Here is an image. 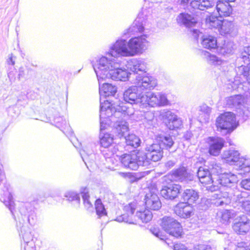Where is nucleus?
Masks as SVG:
<instances>
[{
  "label": "nucleus",
  "instance_id": "obj_1",
  "mask_svg": "<svg viewBox=\"0 0 250 250\" xmlns=\"http://www.w3.org/2000/svg\"><path fill=\"white\" fill-rule=\"evenodd\" d=\"M142 114L141 112L137 111L134 113L132 108H127L124 104H121L117 107H112L108 101H104V103L101 102L100 105V124L101 129H104L105 127L106 123L104 122L105 116L109 117L114 116L116 118H121V120L117 121L114 125L115 133L121 138L125 136L128 131V125L125 120L128 118H132L136 121L142 119V117H138V116Z\"/></svg>",
  "mask_w": 250,
  "mask_h": 250
},
{
  "label": "nucleus",
  "instance_id": "obj_2",
  "mask_svg": "<svg viewBox=\"0 0 250 250\" xmlns=\"http://www.w3.org/2000/svg\"><path fill=\"white\" fill-rule=\"evenodd\" d=\"M112 57L99 56L92 62L93 67L100 83L109 79L112 71L120 66L119 62Z\"/></svg>",
  "mask_w": 250,
  "mask_h": 250
},
{
  "label": "nucleus",
  "instance_id": "obj_3",
  "mask_svg": "<svg viewBox=\"0 0 250 250\" xmlns=\"http://www.w3.org/2000/svg\"><path fill=\"white\" fill-rule=\"evenodd\" d=\"M238 125L235 115L231 112L221 114L216 119L215 126L217 130H226L227 132H232Z\"/></svg>",
  "mask_w": 250,
  "mask_h": 250
},
{
  "label": "nucleus",
  "instance_id": "obj_4",
  "mask_svg": "<svg viewBox=\"0 0 250 250\" xmlns=\"http://www.w3.org/2000/svg\"><path fill=\"white\" fill-rule=\"evenodd\" d=\"M160 225L167 233L174 237L179 238L182 235L183 229L181 224L173 217H163Z\"/></svg>",
  "mask_w": 250,
  "mask_h": 250
},
{
  "label": "nucleus",
  "instance_id": "obj_5",
  "mask_svg": "<svg viewBox=\"0 0 250 250\" xmlns=\"http://www.w3.org/2000/svg\"><path fill=\"white\" fill-rule=\"evenodd\" d=\"M144 107L147 105L152 107L165 106L170 104L167 95L163 92H148L145 93Z\"/></svg>",
  "mask_w": 250,
  "mask_h": 250
},
{
  "label": "nucleus",
  "instance_id": "obj_6",
  "mask_svg": "<svg viewBox=\"0 0 250 250\" xmlns=\"http://www.w3.org/2000/svg\"><path fill=\"white\" fill-rule=\"evenodd\" d=\"M130 53L128 47V42L121 39L117 40L114 43L110 45L106 54L117 58L131 57Z\"/></svg>",
  "mask_w": 250,
  "mask_h": 250
},
{
  "label": "nucleus",
  "instance_id": "obj_7",
  "mask_svg": "<svg viewBox=\"0 0 250 250\" xmlns=\"http://www.w3.org/2000/svg\"><path fill=\"white\" fill-rule=\"evenodd\" d=\"M146 35L132 38L129 40L128 47L131 57L143 54L149 46V42L146 40Z\"/></svg>",
  "mask_w": 250,
  "mask_h": 250
},
{
  "label": "nucleus",
  "instance_id": "obj_8",
  "mask_svg": "<svg viewBox=\"0 0 250 250\" xmlns=\"http://www.w3.org/2000/svg\"><path fill=\"white\" fill-rule=\"evenodd\" d=\"M138 87L136 85L131 86L125 90L123 94L124 100L129 104H138L144 107L145 93L138 92Z\"/></svg>",
  "mask_w": 250,
  "mask_h": 250
},
{
  "label": "nucleus",
  "instance_id": "obj_9",
  "mask_svg": "<svg viewBox=\"0 0 250 250\" xmlns=\"http://www.w3.org/2000/svg\"><path fill=\"white\" fill-rule=\"evenodd\" d=\"M245 81L250 84V64L247 66L241 65L238 68L237 76L234 78L232 87L233 89H244Z\"/></svg>",
  "mask_w": 250,
  "mask_h": 250
},
{
  "label": "nucleus",
  "instance_id": "obj_10",
  "mask_svg": "<svg viewBox=\"0 0 250 250\" xmlns=\"http://www.w3.org/2000/svg\"><path fill=\"white\" fill-rule=\"evenodd\" d=\"M134 83L142 90H151L157 85V80L153 76L148 74L136 75Z\"/></svg>",
  "mask_w": 250,
  "mask_h": 250
},
{
  "label": "nucleus",
  "instance_id": "obj_11",
  "mask_svg": "<svg viewBox=\"0 0 250 250\" xmlns=\"http://www.w3.org/2000/svg\"><path fill=\"white\" fill-rule=\"evenodd\" d=\"M161 116L166 126L170 130H174L182 125V121L175 113L170 110H164Z\"/></svg>",
  "mask_w": 250,
  "mask_h": 250
},
{
  "label": "nucleus",
  "instance_id": "obj_12",
  "mask_svg": "<svg viewBox=\"0 0 250 250\" xmlns=\"http://www.w3.org/2000/svg\"><path fill=\"white\" fill-rule=\"evenodd\" d=\"M197 176L200 183L206 186L207 189L211 191L216 190V187L213 185L211 172L208 168L200 167L197 171Z\"/></svg>",
  "mask_w": 250,
  "mask_h": 250
},
{
  "label": "nucleus",
  "instance_id": "obj_13",
  "mask_svg": "<svg viewBox=\"0 0 250 250\" xmlns=\"http://www.w3.org/2000/svg\"><path fill=\"white\" fill-rule=\"evenodd\" d=\"M235 204L243 212L250 215V195L245 192L237 191L234 195Z\"/></svg>",
  "mask_w": 250,
  "mask_h": 250
},
{
  "label": "nucleus",
  "instance_id": "obj_14",
  "mask_svg": "<svg viewBox=\"0 0 250 250\" xmlns=\"http://www.w3.org/2000/svg\"><path fill=\"white\" fill-rule=\"evenodd\" d=\"M206 142L209 146V153L211 155L217 156L224 146L225 141L221 137H209L206 139Z\"/></svg>",
  "mask_w": 250,
  "mask_h": 250
},
{
  "label": "nucleus",
  "instance_id": "obj_15",
  "mask_svg": "<svg viewBox=\"0 0 250 250\" xmlns=\"http://www.w3.org/2000/svg\"><path fill=\"white\" fill-rule=\"evenodd\" d=\"M137 208L136 202L130 203L124 207V213L116 218V220L119 222H124L129 224H134V216L133 214Z\"/></svg>",
  "mask_w": 250,
  "mask_h": 250
},
{
  "label": "nucleus",
  "instance_id": "obj_16",
  "mask_svg": "<svg viewBox=\"0 0 250 250\" xmlns=\"http://www.w3.org/2000/svg\"><path fill=\"white\" fill-rule=\"evenodd\" d=\"M19 211L21 215L27 218L28 223L33 225L36 220L34 208L30 203H21L19 206Z\"/></svg>",
  "mask_w": 250,
  "mask_h": 250
},
{
  "label": "nucleus",
  "instance_id": "obj_17",
  "mask_svg": "<svg viewBox=\"0 0 250 250\" xmlns=\"http://www.w3.org/2000/svg\"><path fill=\"white\" fill-rule=\"evenodd\" d=\"M194 209L192 206L187 203L181 202L174 207V213L182 218H188L193 214Z\"/></svg>",
  "mask_w": 250,
  "mask_h": 250
},
{
  "label": "nucleus",
  "instance_id": "obj_18",
  "mask_svg": "<svg viewBox=\"0 0 250 250\" xmlns=\"http://www.w3.org/2000/svg\"><path fill=\"white\" fill-rule=\"evenodd\" d=\"M12 189L9 186H5L3 189V193L0 194V200L4 203L11 213L13 214L15 203L13 199Z\"/></svg>",
  "mask_w": 250,
  "mask_h": 250
},
{
  "label": "nucleus",
  "instance_id": "obj_19",
  "mask_svg": "<svg viewBox=\"0 0 250 250\" xmlns=\"http://www.w3.org/2000/svg\"><path fill=\"white\" fill-rule=\"evenodd\" d=\"M181 189V186L178 184H172L164 186L161 190V195L166 199H174L176 198Z\"/></svg>",
  "mask_w": 250,
  "mask_h": 250
},
{
  "label": "nucleus",
  "instance_id": "obj_20",
  "mask_svg": "<svg viewBox=\"0 0 250 250\" xmlns=\"http://www.w3.org/2000/svg\"><path fill=\"white\" fill-rule=\"evenodd\" d=\"M127 67L136 74H138L139 72H146L147 63L142 59H132L128 62Z\"/></svg>",
  "mask_w": 250,
  "mask_h": 250
},
{
  "label": "nucleus",
  "instance_id": "obj_21",
  "mask_svg": "<svg viewBox=\"0 0 250 250\" xmlns=\"http://www.w3.org/2000/svg\"><path fill=\"white\" fill-rule=\"evenodd\" d=\"M145 204L147 208L157 210L161 207V203L158 195L150 191L147 193L145 196Z\"/></svg>",
  "mask_w": 250,
  "mask_h": 250
},
{
  "label": "nucleus",
  "instance_id": "obj_22",
  "mask_svg": "<svg viewBox=\"0 0 250 250\" xmlns=\"http://www.w3.org/2000/svg\"><path fill=\"white\" fill-rule=\"evenodd\" d=\"M233 230L239 234H245L250 230V220L242 215L240 216L239 221L233 226Z\"/></svg>",
  "mask_w": 250,
  "mask_h": 250
},
{
  "label": "nucleus",
  "instance_id": "obj_23",
  "mask_svg": "<svg viewBox=\"0 0 250 250\" xmlns=\"http://www.w3.org/2000/svg\"><path fill=\"white\" fill-rule=\"evenodd\" d=\"M168 176L170 177V180L176 181L183 182L191 180L186 168L183 167L172 170Z\"/></svg>",
  "mask_w": 250,
  "mask_h": 250
},
{
  "label": "nucleus",
  "instance_id": "obj_24",
  "mask_svg": "<svg viewBox=\"0 0 250 250\" xmlns=\"http://www.w3.org/2000/svg\"><path fill=\"white\" fill-rule=\"evenodd\" d=\"M146 151L150 158V161L157 162L159 161L163 156V152L160 145L153 144L147 145L146 148Z\"/></svg>",
  "mask_w": 250,
  "mask_h": 250
},
{
  "label": "nucleus",
  "instance_id": "obj_25",
  "mask_svg": "<svg viewBox=\"0 0 250 250\" xmlns=\"http://www.w3.org/2000/svg\"><path fill=\"white\" fill-rule=\"evenodd\" d=\"M120 160L125 167L132 170L137 169L138 164L135 153L125 154L120 157Z\"/></svg>",
  "mask_w": 250,
  "mask_h": 250
},
{
  "label": "nucleus",
  "instance_id": "obj_26",
  "mask_svg": "<svg viewBox=\"0 0 250 250\" xmlns=\"http://www.w3.org/2000/svg\"><path fill=\"white\" fill-rule=\"evenodd\" d=\"M219 184L224 187H231L238 181L236 174L231 172L224 173L219 176Z\"/></svg>",
  "mask_w": 250,
  "mask_h": 250
},
{
  "label": "nucleus",
  "instance_id": "obj_27",
  "mask_svg": "<svg viewBox=\"0 0 250 250\" xmlns=\"http://www.w3.org/2000/svg\"><path fill=\"white\" fill-rule=\"evenodd\" d=\"M216 9L220 17L229 16L232 12V8L229 2L224 0L216 2Z\"/></svg>",
  "mask_w": 250,
  "mask_h": 250
},
{
  "label": "nucleus",
  "instance_id": "obj_28",
  "mask_svg": "<svg viewBox=\"0 0 250 250\" xmlns=\"http://www.w3.org/2000/svg\"><path fill=\"white\" fill-rule=\"evenodd\" d=\"M177 21L179 24H182L187 27L194 26L198 21L196 17H193L188 13H181L178 16Z\"/></svg>",
  "mask_w": 250,
  "mask_h": 250
},
{
  "label": "nucleus",
  "instance_id": "obj_29",
  "mask_svg": "<svg viewBox=\"0 0 250 250\" xmlns=\"http://www.w3.org/2000/svg\"><path fill=\"white\" fill-rule=\"evenodd\" d=\"M131 73L125 68H120V67L114 69L112 71L109 79H111L115 81L125 82L128 80Z\"/></svg>",
  "mask_w": 250,
  "mask_h": 250
},
{
  "label": "nucleus",
  "instance_id": "obj_30",
  "mask_svg": "<svg viewBox=\"0 0 250 250\" xmlns=\"http://www.w3.org/2000/svg\"><path fill=\"white\" fill-rule=\"evenodd\" d=\"M240 153L237 150L229 149L225 150L222 154V158L229 165H233L238 162L240 159Z\"/></svg>",
  "mask_w": 250,
  "mask_h": 250
},
{
  "label": "nucleus",
  "instance_id": "obj_31",
  "mask_svg": "<svg viewBox=\"0 0 250 250\" xmlns=\"http://www.w3.org/2000/svg\"><path fill=\"white\" fill-rule=\"evenodd\" d=\"M215 3V0H192L190 6L194 9L203 11L212 7Z\"/></svg>",
  "mask_w": 250,
  "mask_h": 250
},
{
  "label": "nucleus",
  "instance_id": "obj_32",
  "mask_svg": "<svg viewBox=\"0 0 250 250\" xmlns=\"http://www.w3.org/2000/svg\"><path fill=\"white\" fill-rule=\"evenodd\" d=\"M244 102V98L241 95H235L225 99L226 105L230 108H239Z\"/></svg>",
  "mask_w": 250,
  "mask_h": 250
},
{
  "label": "nucleus",
  "instance_id": "obj_33",
  "mask_svg": "<svg viewBox=\"0 0 250 250\" xmlns=\"http://www.w3.org/2000/svg\"><path fill=\"white\" fill-rule=\"evenodd\" d=\"M102 83H99V93L101 97H108L109 96L113 95L117 91V88L116 86L112 85L111 84L107 83H104L101 85Z\"/></svg>",
  "mask_w": 250,
  "mask_h": 250
},
{
  "label": "nucleus",
  "instance_id": "obj_34",
  "mask_svg": "<svg viewBox=\"0 0 250 250\" xmlns=\"http://www.w3.org/2000/svg\"><path fill=\"white\" fill-rule=\"evenodd\" d=\"M152 216L151 212L148 209L137 210L134 216V224L138 220L143 223H147L152 219Z\"/></svg>",
  "mask_w": 250,
  "mask_h": 250
},
{
  "label": "nucleus",
  "instance_id": "obj_35",
  "mask_svg": "<svg viewBox=\"0 0 250 250\" xmlns=\"http://www.w3.org/2000/svg\"><path fill=\"white\" fill-rule=\"evenodd\" d=\"M141 14L138 15V17L134 21L131 26L127 29V33L135 34L137 33H142L144 29Z\"/></svg>",
  "mask_w": 250,
  "mask_h": 250
},
{
  "label": "nucleus",
  "instance_id": "obj_36",
  "mask_svg": "<svg viewBox=\"0 0 250 250\" xmlns=\"http://www.w3.org/2000/svg\"><path fill=\"white\" fill-rule=\"evenodd\" d=\"M238 167L236 169L238 175L243 176L250 173V159L242 158L237 164Z\"/></svg>",
  "mask_w": 250,
  "mask_h": 250
},
{
  "label": "nucleus",
  "instance_id": "obj_37",
  "mask_svg": "<svg viewBox=\"0 0 250 250\" xmlns=\"http://www.w3.org/2000/svg\"><path fill=\"white\" fill-rule=\"evenodd\" d=\"M235 30L234 23L227 20H222V22L219 26V32L222 35L230 34Z\"/></svg>",
  "mask_w": 250,
  "mask_h": 250
},
{
  "label": "nucleus",
  "instance_id": "obj_38",
  "mask_svg": "<svg viewBox=\"0 0 250 250\" xmlns=\"http://www.w3.org/2000/svg\"><path fill=\"white\" fill-rule=\"evenodd\" d=\"M183 200L188 204L194 203L199 198L198 192L193 189H186L182 194Z\"/></svg>",
  "mask_w": 250,
  "mask_h": 250
},
{
  "label": "nucleus",
  "instance_id": "obj_39",
  "mask_svg": "<svg viewBox=\"0 0 250 250\" xmlns=\"http://www.w3.org/2000/svg\"><path fill=\"white\" fill-rule=\"evenodd\" d=\"M201 44L207 49H215L217 46V40L215 37L210 35H205L202 37Z\"/></svg>",
  "mask_w": 250,
  "mask_h": 250
},
{
  "label": "nucleus",
  "instance_id": "obj_40",
  "mask_svg": "<svg viewBox=\"0 0 250 250\" xmlns=\"http://www.w3.org/2000/svg\"><path fill=\"white\" fill-rule=\"evenodd\" d=\"M135 154L136 156L138 167L139 166L147 167L150 164V158L148 157L147 152L139 151Z\"/></svg>",
  "mask_w": 250,
  "mask_h": 250
},
{
  "label": "nucleus",
  "instance_id": "obj_41",
  "mask_svg": "<svg viewBox=\"0 0 250 250\" xmlns=\"http://www.w3.org/2000/svg\"><path fill=\"white\" fill-rule=\"evenodd\" d=\"M211 109L206 104L200 107L199 118L201 122L207 123L209 121Z\"/></svg>",
  "mask_w": 250,
  "mask_h": 250
},
{
  "label": "nucleus",
  "instance_id": "obj_42",
  "mask_svg": "<svg viewBox=\"0 0 250 250\" xmlns=\"http://www.w3.org/2000/svg\"><path fill=\"white\" fill-rule=\"evenodd\" d=\"M235 216V212L232 210L225 209L219 211L217 213L218 217L220 218L223 223H227L229 220Z\"/></svg>",
  "mask_w": 250,
  "mask_h": 250
},
{
  "label": "nucleus",
  "instance_id": "obj_43",
  "mask_svg": "<svg viewBox=\"0 0 250 250\" xmlns=\"http://www.w3.org/2000/svg\"><path fill=\"white\" fill-rule=\"evenodd\" d=\"M94 145H90V149H88V148L85 146L83 149L80 151V154L84 162L85 165L88 167L87 163L91 162L93 160V158L94 155L93 154L92 146Z\"/></svg>",
  "mask_w": 250,
  "mask_h": 250
},
{
  "label": "nucleus",
  "instance_id": "obj_44",
  "mask_svg": "<svg viewBox=\"0 0 250 250\" xmlns=\"http://www.w3.org/2000/svg\"><path fill=\"white\" fill-rule=\"evenodd\" d=\"M222 22V20H220L218 18L213 15H209L206 19V24L209 28H213L219 30Z\"/></svg>",
  "mask_w": 250,
  "mask_h": 250
},
{
  "label": "nucleus",
  "instance_id": "obj_45",
  "mask_svg": "<svg viewBox=\"0 0 250 250\" xmlns=\"http://www.w3.org/2000/svg\"><path fill=\"white\" fill-rule=\"evenodd\" d=\"M158 140L160 143V146H162L166 149L170 148L174 144V141L169 135H160L158 137Z\"/></svg>",
  "mask_w": 250,
  "mask_h": 250
},
{
  "label": "nucleus",
  "instance_id": "obj_46",
  "mask_svg": "<svg viewBox=\"0 0 250 250\" xmlns=\"http://www.w3.org/2000/svg\"><path fill=\"white\" fill-rule=\"evenodd\" d=\"M20 235L22 236L24 243H29L31 241H36V239L32 234L30 229L25 226L22 227Z\"/></svg>",
  "mask_w": 250,
  "mask_h": 250
},
{
  "label": "nucleus",
  "instance_id": "obj_47",
  "mask_svg": "<svg viewBox=\"0 0 250 250\" xmlns=\"http://www.w3.org/2000/svg\"><path fill=\"white\" fill-rule=\"evenodd\" d=\"M203 56L208 62L211 64L218 65L224 63V62L215 55H211L207 51L202 52Z\"/></svg>",
  "mask_w": 250,
  "mask_h": 250
},
{
  "label": "nucleus",
  "instance_id": "obj_48",
  "mask_svg": "<svg viewBox=\"0 0 250 250\" xmlns=\"http://www.w3.org/2000/svg\"><path fill=\"white\" fill-rule=\"evenodd\" d=\"M125 143L127 145L133 147H137L140 145L141 140L140 138L134 134H128L125 137Z\"/></svg>",
  "mask_w": 250,
  "mask_h": 250
},
{
  "label": "nucleus",
  "instance_id": "obj_49",
  "mask_svg": "<svg viewBox=\"0 0 250 250\" xmlns=\"http://www.w3.org/2000/svg\"><path fill=\"white\" fill-rule=\"evenodd\" d=\"M231 199L228 193H225L223 195L219 194L217 195L216 200L213 203L216 206H223L230 203Z\"/></svg>",
  "mask_w": 250,
  "mask_h": 250
},
{
  "label": "nucleus",
  "instance_id": "obj_50",
  "mask_svg": "<svg viewBox=\"0 0 250 250\" xmlns=\"http://www.w3.org/2000/svg\"><path fill=\"white\" fill-rule=\"evenodd\" d=\"M54 123L55 124V125L63 132H64V130H71L67 121L61 117L55 118Z\"/></svg>",
  "mask_w": 250,
  "mask_h": 250
},
{
  "label": "nucleus",
  "instance_id": "obj_51",
  "mask_svg": "<svg viewBox=\"0 0 250 250\" xmlns=\"http://www.w3.org/2000/svg\"><path fill=\"white\" fill-rule=\"evenodd\" d=\"M113 140V136L109 133H106L101 136L100 144L102 146L105 148L108 147L112 144Z\"/></svg>",
  "mask_w": 250,
  "mask_h": 250
},
{
  "label": "nucleus",
  "instance_id": "obj_52",
  "mask_svg": "<svg viewBox=\"0 0 250 250\" xmlns=\"http://www.w3.org/2000/svg\"><path fill=\"white\" fill-rule=\"evenodd\" d=\"M80 192L82 196L84 206L87 209H89L92 207V204L89 199L88 189L86 188H82Z\"/></svg>",
  "mask_w": 250,
  "mask_h": 250
},
{
  "label": "nucleus",
  "instance_id": "obj_53",
  "mask_svg": "<svg viewBox=\"0 0 250 250\" xmlns=\"http://www.w3.org/2000/svg\"><path fill=\"white\" fill-rule=\"evenodd\" d=\"M95 206L97 214L99 216V217L106 215V212L105 208L102 203L101 199H98L96 200Z\"/></svg>",
  "mask_w": 250,
  "mask_h": 250
},
{
  "label": "nucleus",
  "instance_id": "obj_54",
  "mask_svg": "<svg viewBox=\"0 0 250 250\" xmlns=\"http://www.w3.org/2000/svg\"><path fill=\"white\" fill-rule=\"evenodd\" d=\"M64 196L70 201H77L79 203L80 201L79 195L74 191H67L65 193Z\"/></svg>",
  "mask_w": 250,
  "mask_h": 250
},
{
  "label": "nucleus",
  "instance_id": "obj_55",
  "mask_svg": "<svg viewBox=\"0 0 250 250\" xmlns=\"http://www.w3.org/2000/svg\"><path fill=\"white\" fill-rule=\"evenodd\" d=\"M242 59L247 65L250 64V46L245 47L242 53Z\"/></svg>",
  "mask_w": 250,
  "mask_h": 250
},
{
  "label": "nucleus",
  "instance_id": "obj_56",
  "mask_svg": "<svg viewBox=\"0 0 250 250\" xmlns=\"http://www.w3.org/2000/svg\"><path fill=\"white\" fill-rule=\"evenodd\" d=\"M21 250H36L35 241H31L29 243H24L23 248Z\"/></svg>",
  "mask_w": 250,
  "mask_h": 250
},
{
  "label": "nucleus",
  "instance_id": "obj_57",
  "mask_svg": "<svg viewBox=\"0 0 250 250\" xmlns=\"http://www.w3.org/2000/svg\"><path fill=\"white\" fill-rule=\"evenodd\" d=\"M240 185L243 188L250 190V178L242 180L240 183Z\"/></svg>",
  "mask_w": 250,
  "mask_h": 250
},
{
  "label": "nucleus",
  "instance_id": "obj_58",
  "mask_svg": "<svg viewBox=\"0 0 250 250\" xmlns=\"http://www.w3.org/2000/svg\"><path fill=\"white\" fill-rule=\"evenodd\" d=\"M150 230L152 233L157 237L160 238V239L162 240H164L165 239V236L162 234V233L159 229L154 228L151 229Z\"/></svg>",
  "mask_w": 250,
  "mask_h": 250
},
{
  "label": "nucleus",
  "instance_id": "obj_59",
  "mask_svg": "<svg viewBox=\"0 0 250 250\" xmlns=\"http://www.w3.org/2000/svg\"><path fill=\"white\" fill-rule=\"evenodd\" d=\"M145 119L151 124L154 118V114L152 112H147L145 113Z\"/></svg>",
  "mask_w": 250,
  "mask_h": 250
},
{
  "label": "nucleus",
  "instance_id": "obj_60",
  "mask_svg": "<svg viewBox=\"0 0 250 250\" xmlns=\"http://www.w3.org/2000/svg\"><path fill=\"white\" fill-rule=\"evenodd\" d=\"M231 51V43L225 45L224 46L221 48V53L223 54H229Z\"/></svg>",
  "mask_w": 250,
  "mask_h": 250
},
{
  "label": "nucleus",
  "instance_id": "obj_61",
  "mask_svg": "<svg viewBox=\"0 0 250 250\" xmlns=\"http://www.w3.org/2000/svg\"><path fill=\"white\" fill-rule=\"evenodd\" d=\"M194 250H213L210 246L206 245H198L195 247Z\"/></svg>",
  "mask_w": 250,
  "mask_h": 250
},
{
  "label": "nucleus",
  "instance_id": "obj_62",
  "mask_svg": "<svg viewBox=\"0 0 250 250\" xmlns=\"http://www.w3.org/2000/svg\"><path fill=\"white\" fill-rule=\"evenodd\" d=\"M222 172V168L220 165L215 164L214 166H213L212 169L211 173H215L217 174H219L221 173Z\"/></svg>",
  "mask_w": 250,
  "mask_h": 250
},
{
  "label": "nucleus",
  "instance_id": "obj_63",
  "mask_svg": "<svg viewBox=\"0 0 250 250\" xmlns=\"http://www.w3.org/2000/svg\"><path fill=\"white\" fill-rule=\"evenodd\" d=\"M16 71L15 70L10 71L8 73V77L12 83L15 82L16 80Z\"/></svg>",
  "mask_w": 250,
  "mask_h": 250
},
{
  "label": "nucleus",
  "instance_id": "obj_64",
  "mask_svg": "<svg viewBox=\"0 0 250 250\" xmlns=\"http://www.w3.org/2000/svg\"><path fill=\"white\" fill-rule=\"evenodd\" d=\"M16 57L13 56L12 54L8 55V59H7V63L9 65H14L15 63Z\"/></svg>",
  "mask_w": 250,
  "mask_h": 250
}]
</instances>
